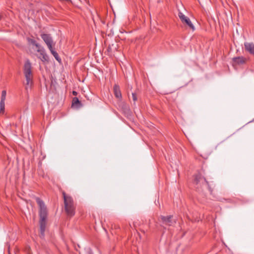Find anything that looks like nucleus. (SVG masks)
Instances as JSON below:
<instances>
[{
  "label": "nucleus",
  "mask_w": 254,
  "mask_h": 254,
  "mask_svg": "<svg viewBox=\"0 0 254 254\" xmlns=\"http://www.w3.org/2000/svg\"><path fill=\"white\" fill-rule=\"evenodd\" d=\"M247 59L243 57H237L233 59V61L235 64H243L246 63Z\"/></svg>",
  "instance_id": "10"
},
{
  "label": "nucleus",
  "mask_w": 254,
  "mask_h": 254,
  "mask_svg": "<svg viewBox=\"0 0 254 254\" xmlns=\"http://www.w3.org/2000/svg\"><path fill=\"white\" fill-rule=\"evenodd\" d=\"M64 199V209L69 216H73L75 214V206L72 198L66 195L65 193L63 192Z\"/></svg>",
  "instance_id": "2"
},
{
  "label": "nucleus",
  "mask_w": 254,
  "mask_h": 254,
  "mask_svg": "<svg viewBox=\"0 0 254 254\" xmlns=\"http://www.w3.org/2000/svg\"><path fill=\"white\" fill-rule=\"evenodd\" d=\"M72 93H73V94L74 95H77V92H76V91H73L72 92Z\"/></svg>",
  "instance_id": "18"
},
{
  "label": "nucleus",
  "mask_w": 254,
  "mask_h": 254,
  "mask_svg": "<svg viewBox=\"0 0 254 254\" xmlns=\"http://www.w3.org/2000/svg\"><path fill=\"white\" fill-rule=\"evenodd\" d=\"M23 73L26 81V85L27 86H31L33 84V75L32 71V65L28 59L25 62L23 66Z\"/></svg>",
  "instance_id": "3"
},
{
  "label": "nucleus",
  "mask_w": 254,
  "mask_h": 254,
  "mask_svg": "<svg viewBox=\"0 0 254 254\" xmlns=\"http://www.w3.org/2000/svg\"><path fill=\"white\" fill-rule=\"evenodd\" d=\"M179 17L181 20L182 22L183 23H185L187 25H188L190 29H191L193 31L194 30V27L192 23H191L190 18L186 16H185L183 13L179 12Z\"/></svg>",
  "instance_id": "8"
},
{
  "label": "nucleus",
  "mask_w": 254,
  "mask_h": 254,
  "mask_svg": "<svg viewBox=\"0 0 254 254\" xmlns=\"http://www.w3.org/2000/svg\"><path fill=\"white\" fill-rule=\"evenodd\" d=\"M193 184L195 185L196 188L198 190L199 189H201L203 187H207L211 193L212 191L205 178L199 173H198L194 176Z\"/></svg>",
  "instance_id": "4"
},
{
  "label": "nucleus",
  "mask_w": 254,
  "mask_h": 254,
  "mask_svg": "<svg viewBox=\"0 0 254 254\" xmlns=\"http://www.w3.org/2000/svg\"><path fill=\"white\" fill-rule=\"evenodd\" d=\"M114 93L116 98L121 99L122 94L119 85L115 84L114 86Z\"/></svg>",
  "instance_id": "11"
},
{
  "label": "nucleus",
  "mask_w": 254,
  "mask_h": 254,
  "mask_svg": "<svg viewBox=\"0 0 254 254\" xmlns=\"http://www.w3.org/2000/svg\"><path fill=\"white\" fill-rule=\"evenodd\" d=\"M132 97L133 101L134 102H135L137 100V96H136L135 93H132Z\"/></svg>",
  "instance_id": "17"
},
{
  "label": "nucleus",
  "mask_w": 254,
  "mask_h": 254,
  "mask_svg": "<svg viewBox=\"0 0 254 254\" xmlns=\"http://www.w3.org/2000/svg\"><path fill=\"white\" fill-rule=\"evenodd\" d=\"M37 52L39 53V55L37 57L40 59L43 62H48L49 57L45 52L44 48L40 46L37 49Z\"/></svg>",
  "instance_id": "7"
},
{
  "label": "nucleus",
  "mask_w": 254,
  "mask_h": 254,
  "mask_svg": "<svg viewBox=\"0 0 254 254\" xmlns=\"http://www.w3.org/2000/svg\"><path fill=\"white\" fill-rule=\"evenodd\" d=\"M6 96V91L5 90L2 91L1 100H0V102L5 103Z\"/></svg>",
  "instance_id": "14"
},
{
  "label": "nucleus",
  "mask_w": 254,
  "mask_h": 254,
  "mask_svg": "<svg viewBox=\"0 0 254 254\" xmlns=\"http://www.w3.org/2000/svg\"><path fill=\"white\" fill-rule=\"evenodd\" d=\"M27 41L29 44L35 46L37 49H38L41 46L40 45L37 43V42L33 39L28 38Z\"/></svg>",
  "instance_id": "13"
},
{
  "label": "nucleus",
  "mask_w": 254,
  "mask_h": 254,
  "mask_svg": "<svg viewBox=\"0 0 254 254\" xmlns=\"http://www.w3.org/2000/svg\"><path fill=\"white\" fill-rule=\"evenodd\" d=\"M80 104V101L77 97H74L72 99V106Z\"/></svg>",
  "instance_id": "16"
},
{
  "label": "nucleus",
  "mask_w": 254,
  "mask_h": 254,
  "mask_svg": "<svg viewBox=\"0 0 254 254\" xmlns=\"http://www.w3.org/2000/svg\"><path fill=\"white\" fill-rule=\"evenodd\" d=\"M49 50H50V51L51 52V54L53 55V56L54 57V58H55V59L58 61L59 62H61V59L60 58V57H59L58 53L54 50V49L53 48V47H52L51 49H49Z\"/></svg>",
  "instance_id": "12"
},
{
  "label": "nucleus",
  "mask_w": 254,
  "mask_h": 254,
  "mask_svg": "<svg viewBox=\"0 0 254 254\" xmlns=\"http://www.w3.org/2000/svg\"><path fill=\"white\" fill-rule=\"evenodd\" d=\"M172 218L173 216L172 215L167 216H161L159 218V220L162 223V226H163L164 225L172 226L176 223L175 220H174Z\"/></svg>",
  "instance_id": "5"
},
{
  "label": "nucleus",
  "mask_w": 254,
  "mask_h": 254,
  "mask_svg": "<svg viewBox=\"0 0 254 254\" xmlns=\"http://www.w3.org/2000/svg\"><path fill=\"white\" fill-rule=\"evenodd\" d=\"M244 46L246 51L251 55H254V44L253 43L245 42Z\"/></svg>",
  "instance_id": "9"
},
{
  "label": "nucleus",
  "mask_w": 254,
  "mask_h": 254,
  "mask_svg": "<svg viewBox=\"0 0 254 254\" xmlns=\"http://www.w3.org/2000/svg\"><path fill=\"white\" fill-rule=\"evenodd\" d=\"M5 109V103L0 102V114H3Z\"/></svg>",
  "instance_id": "15"
},
{
  "label": "nucleus",
  "mask_w": 254,
  "mask_h": 254,
  "mask_svg": "<svg viewBox=\"0 0 254 254\" xmlns=\"http://www.w3.org/2000/svg\"><path fill=\"white\" fill-rule=\"evenodd\" d=\"M41 37L47 45L48 49H51L55 45L52 37L51 35L48 34H42Z\"/></svg>",
  "instance_id": "6"
},
{
  "label": "nucleus",
  "mask_w": 254,
  "mask_h": 254,
  "mask_svg": "<svg viewBox=\"0 0 254 254\" xmlns=\"http://www.w3.org/2000/svg\"><path fill=\"white\" fill-rule=\"evenodd\" d=\"M36 202L40 208V234L41 238H44L45 235V231L46 226V219L47 217V209L44 201L39 197H36Z\"/></svg>",
  "instance_id": "1"
}]
</instances>
